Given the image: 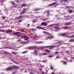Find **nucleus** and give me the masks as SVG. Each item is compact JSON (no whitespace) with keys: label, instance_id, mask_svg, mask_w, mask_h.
<instances>
[{"label":"nucleus","instance_id":"nucleus-1","mask_svg":"<svg viewBox=\"0 0 74 74\" xmlns=\"http://www.w3.org/2000/svg\"><path fill=\"white\" fill-rule=\"evenodd\" d=\"M54 38V36L52 35L49 36H47L46 37V40H48V39H52V38Z\"/></svg>","mask_w":74,"mask_h":74},{"label":"nucleus","instance_id":"nucleus-2","mask_svg":"<svg viewBox=\"0 0 74 74\" xmlns=\"http://www.w3.org/2000/svg\"><path fill=\"white\" fill-rule=\"evenodd\" d=\"M21 37L22 38H26L24 39V40H28L29 38L26 36H21Z\"/></svg>","mask_w":74,"mask_h":74},{"label":"nucleus","instance_id":"nucleus-3","mask_svg":"<svg viewBox=\"0 0 74 74\" xmlns=\"http://www.w3.org/2000/svg\"><path fill=\"white\" fill-rule=\"evenodd\" d=\"M25 11H26V9L24 8L23 9V10L20 13V14L21 15H22V14H25Z\"/></svg>","mask_w":74,"mask_h":74},{"label":"nucleus","instance_id":"nucleus-4","mask_svg":"<svg viewBox=\"0 0 74 74\" xmlns=\"http://www.w3.org/2000/svg\"><path fill=\"white\" fill-rule=\"evenodd\" d=\"M11 3H12V5H14V7L15 8L16 7H18V5H16V4L15 3H14V1H11Z\"/></svg>","mask_w":74,"mask_h":74},{"label":"nucleus","instance_id":"nucleus-5","mask_svg":"<svg viewBox=\"0 0 74 74\" xmlns=\"http://www.w3.org/2000/svg\"><path fill=\"white\" fill-rule=\"evenodd\" d=\"M13 70V67H12V66L8 68L7 69V71H10V70Z\"/></svg>","mask_w":74,"mask_h":74},{"label":"nucleus","instance_id":"nucleus-6","mask_svg":"<svg viewBox=\"0 0 74 74\" xmlns=\"http://www.w3.org/2000/svg\"><path fill=\"white\" fill-rule=\"evenodd\" d=\"M36 28H37V29H43V30H46V29L45 28H44L43 27L40 26H37L36 27Z\"/></svg>","mask_w":74,"mask_h":74},{"label":"nucleus","instance_id":"nucleus-7","mask_svg":"<svg viewBox=\"0 0 74 74\" xmlns=\"http://www.w3.org/2000/svg\"><path fill=\"white\" fill-rule=\"evenodd\" d=\"M42 33L43 34H49V36H51V34L46 32V31H43Z\"/></svg>","mask_w":74,"mask_h":74},{"label":"nucleus","instance_id":"nucleus-8","mask_svg":"<svg viewBox=\"0 0 74 74\" xmlns=\"http://www.w3.org/2000/svg\"><path fill=\"white\" fill-rule=\"evenodd\" d=\"M41 25H44V26H47V23L46 22H42L41 23Z\"/></svg>","mask_w":74,"mask_h":74},{"label":"nucleus","instance_id":"nucleus-9","mask_svg":"<svg viewBox=\"0 0 74 74\" xmlns=\"http://www.w3.org/2000/svg\"><path fill=\"white\" fill-rule=\"evenodd\" d=\"M11 60L12 62H13V63H15V64H19V62L15 61V60H14L13 59H12Z\"/></svg>","mask_w":74,"mask_h":74},{"label":"nucleus","instance_id":"nucleus-10","mask_svg":"<svg viewBox=\"0 0 74 74\" xmlns=\"http://www.w3.org/2000/svg\"><path fill=\"white\" fill-rule=\"evenodd\" d=\"M37 48V47L36 46H32L29 47V49H34V48Z\"/></svg>","mask_w":74,"mask_h":74},{"label":"nucleus","instance_id":"nucleus-11","mask_svg":"<svg viewBox=\"0 0 74 74\" xmlns=\"http://www.w3.org/2000/svg\"><path fill=\"white\" fill-rule=\"evenodd\" d=\"M12 67H13V69H14V68L15 69H19V67L15 65L12 66Z\"/></svg>","mask_w":74,"mask_h":74},{"label":"nucleus","instance_id":"nucleus-12","mask_svg":"<svg viewBox=\"0 0 74 74\" xmlns=\"http://www.w3.org/2000/svg\"><path fill=\"white\" fill-rule=\"evenodd\" d=\"M56 2H54L51 4H49V6H52L54 5H55V4H56Z\"/></svg>","mask_w":74,"mask_h":74},{"label":"nucleus","instance_id":"nucleus-13","mask_svg":"<svg viewBox=\"0 0 74 74\" xmlns=\"http://www.w3.org/2000/svg\"><path fill=\"white\" fill-rule=\"evenodd\" d=\"M72 23L71 22H69L68 23H65V25H71Z\"/></svg>","mask_w":74,"mask_h":74},{"label":"nucleus","instance_id":"nucleus-14","mask_svg":"<svg viewBox=\"0 0 74 74\" xmlns=\"http://www.w3.org/2000/svg\"><path fill=\"white\" fill-rule=\"evenodd\" d=\"M20 34V32H17L13 33V34L14 35H16V34Z\"/></svg>","mask_w":74,"mask_h":74},{"label":"nucleus","instance_id":"nucleus-15","mask_svg":"<svg viewBox=\"0 0 74 74\" xmlns=\"http://www.w3.org/2000/svg\"><path fill=\"white\" fill-rule=\"evenodd\" d=\"M23 16H20L19 17H17L16 18V19H20L21 18H22Z\"/></svg>","mask_w":74,"mask_h":74},{"label":"nucleus","instance_id":"nucleus-16","mask_svg":"<svg viewBox=\"0 0 74 74\" xmlns=\"http://www.w3.org/2000/svg\"><path fill=\"white\" fill-rule=\"evenodd\" d=\"M69 42H74V39H71L69 40Z\"/></svg>","mask_w":74,"mask_h":74},{"label":"nucleus","instance_id":"nucleus-17","mask_svg":"<svg viewBox=\"0 0 74 74\" xmlns=\"http://www.w3.org/2000/svg\"><path fill=\"white\" fill-rule=\"evenodd\" d=\"M53 47H55V46H48L45 47V48H49V47H52V48Z\"/></svg>","mask_w":74,"mask_h":74},{"label":"nucleus","instance_id":"nucleus-18","mask_svg":"<svg viewBox=\"0 0 74 74\" xmlns=\"http://www.w3.org/2000/svg\"><path fill=\"white\" fill-rule=\"evenodd\" d=\"M6 33H9V32H12V30H8L6 32Z\"/></svg>","mask_w":74,"mask_h":74},{"label":"nucleus","instance_id":"nucleus-19","mask_svg":"<svg viewBox=\"0 0 74 74\" xmlns=\"http://www.w3.org/2000/svg\"><path fill=\"white\" fill-rule=\"evenodd\" d=\"M54 29H57V30H60V28L58 27H54Z\"/></svg>","mask_w":74,"mask_h":74},{"label":"nucleus","instance_id":"nucleus-20","mask_svg":"<svg viewBox=\"0 0 74 74\" xmlns=\"http://www.w3.org/2000/svg\"><path fill=\"white\" fill-rule=\"evenodd\" d=\"M35 43H37V44H42V41H40V42H35Z\"/></svg>","mask_w":74,"mask_h":74},{"label":"nucleus","instance_id":"nucleus-21","mask_svg":"<svg viewBox=\"0 0 74 74\" xmlns=\"http://www.w3.org/2000/svg\"><path fill=\"white\" fill-rule=\"evenodd\" d=\"M45 48V47L44 46L41 47H40V49H41L42 51L43 50V49H44Z\"/></svg>","mask_w":74,"mask_h":74},{"label":"nucleus","instance_id":"nucleus-22","mask_svg":"<svg viewBox=\"0 0 74 74\" xmlns=\"http://www.w3.org/2000/svg\"><path fill=\"white\" fill-rule=\"evenodd\" d=\"M37 21V19H34L33 20L32 22L33 23H35V22H36Z\"/></svg>","mask_w":74,"mask_h":74},{"label":"nucleus","instance_id":"nucleus-23","mask_svg":"<svg viewBox=\"0 0 74 74\" xmlns=\"http://www.w3.org/2000/svg\"><path fill=\"white\" fill-rule=\"evenodd\" d=\"M68 0H61L60 1V2H63V1H64V2L66 1H66H68Z\"/></svg>","mask_w":74,"mask_h":74},{"label":"nucleus","instance_id":"nucleus-24","mask_svg":"<svg viewBox=\"0 0 74 74\" xmlns=\"http://www.w3.org/2000/svg\"><path fill=\"white\" fill-rule=\"evenodd\" d=\"M32 38H38V36L35 35L34 36H32Z\"/></svg>","mask_w":74,"mask_h":74},{"label":"nucleus","instance_id":"nucleus-25","mask_svg":"<svg viewBox=\"0 0 74 74\" xmlns=\"http://www.w3.org/2000/svg\"><path fill=\"white\" fill-rule=\"evenodd\" d=\"M45 51L46 52H47V53H50V51H49V50L46 49L45 50Z\"/></svg>","mask_w":74,"mask_h":74},{"label":"nucleus","instance_id":"nucleus-26","mask_svg":"<svg viewBox=\"0 0 74 74\" xmlns=\"http://www.w3.org/2000/svg\"><path fill=\"white\" fill-rule=\"evenodd\" d=\"M57 24H52L51 25H49V26L50 27H52V26H53V25H57Z\"/></svg>","mask_w":74,"mask_h":74},{"label":"nucleus","instance_id":"nucleus-27","mask_svg":"<svg viewBox=\"0 0 74 74\" xmlns=\"http://www.w3.org/2000/svg\"><path fill=\"white\" fill-rule=\"evenodd\" d=\"M42 9V8H39L37 10H34V11H39V10H41Z\"/></svg>","mask_w":74,"mask_h":74},{"label":"nucleus","instance_id":"nucleus-28","mask_svg":"<svg viewBox=\"0 0 74 74\" xmlns=\"http://www.w3.org/2000/svg\"><path fill=\"white\" fill-rule=\"evenodd\" d=\"M53 46H54V45H53ZM54 46H53V47H52V48H54V47H60V46L59 45H57L56 46L54 45Z\"/></svg>","mask_w":74,"mask_h":74},{"label":"nucleus","instance_id":"nucleus-29","mask_svg":"<svg viewBox=\"0 0 74 74\" xmlns=\"http://www.w3.org/2000/svg\"><path fill=\"white\" fill-rule=\"evenodd\" d=\"M4 53H5V54H10V53H9L7 51H4Z\"/></svg>","mask_w":74,"mask_h":74},{"label":"nucleus","instance_id":"nucleus-30","mask_svg":"<svg viewBox=\"0 0 74 74\" xmlns=\"http://www.w3.org/2000/svg\"><path fill=\"white\" fill-rule=\"evenodd\" d=\"M47 57H50V58H53V56H47Z\"/></svg>","mask_w":74,"mask_h":74},{"label":"nucleus","instance_id":"nucleus-31","mask_svg":"<svg viewBox=\"0 0 74 74\" xmlns=\"http://www.w3.org/2000/svg\"><path fill=\"white\" fill-rule=\"evenodd\" d=\"M68 27V26H66V27H62V28H63V29H67Z\"/></svg>","mask_w":74,"mask_h":74},{"label":"nucleus","instance_id":"nucleus-32","mask_svg":"<svg viewBox=\"0 0 74 74\" xmlns=\"http://www.w3.org/2000/svg\"><path fill=\"white\" fill-rule=\"evenodd\" d=\"M26 5V4H24L23 5H22L21 6L22 7H25V6Z\"/></svg>","mask_w":74,"mask_h":74},{"label":"nucleus","instance_id":"nucleus-33","mask_svg":"<svg viewBox=\"0 0 74 74\" xmlns=\"http://www.w3.org/2000/svg\"><path fill=\"white\" fill-rule=\"evenodd\" d=\"M66 33H63V34H61V35L62 36H65L66 35Z\"/></svg>","mask_w":74,"mask_h":74},{"label":"nucleus","instance_id":"nucleus-34","mask_svg":"<svg viewBox=\"0 0 74 74\" xmlns=\"http://www.w3.org/2000/svg\"><path fill=\"white\" fill-rule=\"evenodd\" d=\"M64 17H69V18H71V17H70V16H69V15H68V16H64Z\"/></svg>","mask_w":74,"mask_h":74},{"label":"nucleus","instance_id":"nucleus-35","mask_svg":"<svg viewBox=\"0 0 74 74\" xmlns=\"http://www.w3.org/2000/svg\"><path fill=\"white\" fill-rule=\"evenodd\" d=\"M12 53H14V54L15 55H16V53L14 51H12Z\"/></svg>","mask_w":74,"mask_h":74},{"label":"nucleus","instance_id":"nucleus-36","mask_svg":"<svg viewBox=\"0 0 74 74\" xmlns=\"http://www.w3.org/2000/svg\"><path fill=\"white\" fill-rule=\"evenodd\" d=\"M47 53H43V54H42V55H47Z\"/></svg>","mask_w":74,"mask_h":74},{"label":"nucleus","instance_id":"nucleus-37","mask_svg":"<svg viewBox=\"0 0 74 74\" xmlns=\"http://www.w3.org/2000/svg\"><path fill=\"white\" fill-rule=\"evenodd\" d=\"M0 32H3V33L4 32V30L2 29H0Z\"/></svg>","mask_w":74,"mask_h":74},{"label":"nucleus","instance_id":"nucleus-38","mask_svg":"<svg viewBox=\"0 0 74 74\" xmlns=\"http://www.w3.org/2000/svg\"><path fill=\"white\" fill-rule=\"evenodd\" d=\"M69 12H70V13H71V12H73V10H69Z\"/></svg>","mask_w":74,"mask_h":74},{"label":"nucleus","instance_id":"nucleus-39","mask_svg":"<svg viewBox=\"0 0 74 74\" xmlns=\"http://www.w3.org/2000/svg\"><path fill=\"white\" fill-rule=\"evenodd\" d=\"M66 62H63V64H67V63H66Z\"/></svg>","mask_w":74,"mask_h":74},{"label":"nucleus","instance_id":"nucleus-40","mask_svg":"<svg viewBox=\"0 0 74 74\" xmlns=\"http://www.w3.org/2000/svg\"><path fill=\"white\" fill-rule=\"evenodd\" d=\"M29 42L27 41V42H24V44H27V43H29Z\"/></svg>","mask_w":74,"mask_h":74},{"label":"nucleus","instance_id":"nucleus-41","mask_svg":"<svg viewBox=\"0 0 74 74\" xmlns=\"http://www.w3.org/2000/svg\"><path fill=\"white\" fill-rule=\"evenodd\" d=\"M42 19L43 21H47V20H45V19L44 18H42Z\"/></svg>","mask_w":74,"mask_h":74},{"label":"nucleus","instance_id":"nucleus-42","mask_svg":"<svg viewBox=\"0 0 74 74\" xmlns=\"http://www.w3.org/2000/svg\"><path fill=\"white\" fill-rule=\"evenodd\" d=\"M27 52V51H24L23 52H22L23 53H26Z\"/></svg>","mask_w":74,"mask_h":74},{"label":"nucleus","instance_id":"nucleus-43","mask_svg":"<svg viewBox=\"0 0 74 74\" xmlns=\"http://www.w3.org/2000/svg\"><path fill=\"white\" fill-rule=\"evenodd\" d=\"M23 34H21V35H17V36H18V37H20V36H21V35H23Z\"/></svg>","mask_w":74,"mask_h":74},{"label":"nucleus","instance_id":"nucleus-44","mask_svg":"<svg viewBox=\"0 0 74 74\" xmlns=\"http://www.w3.org/2000/svg\"><path fill=\"white\" fill-rule=\"evenodd\" d=\"M66 8H70V7L69 6H66Z\"/></svg>","mask_w":74,"mask_h":74},{"label":"nucleus","instance_id":"nucleus-45","mask_svg":"<svg viewBox=\"0 0 74 74\" xmlns=\"http://www.w3.org/2000/svg\"><path fill=\"white\" fill-rule=\"evenodd\" d=\"M69 61H70V62H73V60H69Z\"/></svg>","mask_w":74,"mask_h":74},{"label":"nucleus","instance_id":"nucleus-46","mask_svg":"<svg viewBox=\"0 0 74 74\" xmlns=\"http://www.w3.org/2000/svg\"><path fill=\"white\" fill-rule=\"evenodd\" d=\"M2 17L3 19H5V16H2Z\"/></svg>","mask_w":74,"mask_h":74},{"label":"nucleus","instance_id":"nucleus-47","mask_svg":"<svg viewBox=\"0 0 74 74\" xmlns=\"http://www.w3.org/2000/svg\"><path fill=\"white\" fill-rule=\"evenodd\" d=\"M55 53H56H56L57 54H58V53H59V52H58L56 51V52H55Z\"/></svg>","mask_w":74,"mask_h":74},{"label":"nucleus","instance_id":"nucleus-48","mask_svg":"<svg viewBox=\"0 0 74 74\" xmlns=\"http://www.w3.org/2000/svg\"><path fill=\"white\" fill-rule=\"evenodd\" d=\"M70 7L71 8H72V9H73V8H73V7L72 6H71Z\"/></svg>","mask_w":74,"mask_h":74},{"label":"nucleus","instance_id":"nucleus-49","mask_svg":"<svg viewBox=\"0 0 74 74\" xmlns=\"http://www.w3.org/2000/svg\"><path fill=\"white\" fill-rule=\"evenodd\" d=\"M66 13L64 12L63 13V14H62V15H66Z\"/></svg>","mask_w":74,"mask_h":74},{"label":"nucleus","instance_id":"nucleus-50","mask_svg":"<svg viewBox=\"0 0 74 74\" xmlns=\"http://www.w3.org/2000/svg\"><path fill=\"white\" fill-rule=\"evenodd\" d=\"M43 62H44L45 63H47V62H45V60H44L42 61Z\"/></svg>","mask_w":74,"mask_h":74},{"label":"nucleus","instance_id":"nucleus-51","mask_svg":"<svg viewBox=\"0 0 74 74\" xmlns=\"http://www.w3.org/2000/svg\"><path fill=\"white\" fill-rule=\"evenodd\" d=\"M64 59H65L66 60H67V59L65 57H64Z\"/></svg>","mask_w":74,"mask_h":74},{"label":"nucleus","instance_id":"nucleus-52","mask_svg":"<svg viewBox=\"0 0 74 74\" xmlns=\"http://www.w3.org/2000/svg\"><path fill=\"white\" fill-rule=\"evenodd\" d=\"M51 67V69H52V70L53 69V68H52V66H50Z\"/></svg>","mask_w":74,"mask_h":74},{"label":"nucleus","instance_id":"nucleus-53","mask_svg":"<svg viewBox=\"0 0 74 74\" xmlns=\"http://www.w3.org/2000/svg\"><path fill=\"white\" fill-rule=\"evenodd\" d=\"M36 53V50H35L34 52V53Z\"/></svg>","mask_w":74,"mask_h":74},{"label":"nucleus","instance_id":"nucleus-54","mask_svg":"<svg viewBox=\"0 0 74 74\" xmlns=\"http://www.w3.org/2000/svg\"><path fill=\"white\" fill-rule=\"evenodd\" d=\"M47 16H49V15H50L49 13L47 14Z\"/></svg>","mask_w":74,"mask_h":74},{"label":"nucleus","instance_id":"nucleus-55","mask_svg":"<svg viewBox=\"0 0 74 74\" xmlns=\"http://www.w3.org/2000/svg\"><path fill=\"white\" fill-rule=\"evenodd\" d=\"M47 13H49V12L48 11H47Z\"/></svg>","mask_w":74,"mask_h":74},{"label":"nucleus","instance_id":"nucleus-56","mask_svg":"<svg viewBox=\"0 0 74 74\" xmlns=\"http://www.w3.org/2000/svg\"><path fill=\"white\" fill-rule=\"evenodd\" d=\"M74 57H71V59H74Z\"/></svg>","mask_w":74,"mask_h":74},{"label":"nucleus","instance_id":"nucleus-57","mask_svg":"<svg viewBox=\"0 0 74 74\" xmlns=\"http://www.w3.org/2000/svg\"><path fill=\"white\" fill-rule=\"evenodd\" d=\"M8 48H9V49H12V48H10V47H8Z\"/></svg>","mask_w":74,"mask_h":74},{"label":"nucleus","instance_id":"nucleus-58","mask_svg":"<svg viewBox=\"0 0 74 74\" xmlns=\"http://www.w3.org/2000/svg\"><path fill=\"white\" fill-rule=\"evenodd\" d=\"M15 74V72H14L13 73H12L11 74Z\"/></svg>","mask_w":74,"mask_h":74},{"label":"nucleus","instance_id":"nucleus-59","mask_svg":"<svg viewBox=\"0 0 74 74\" xmlns=\"http://www.w3.org/2000/svg\"><path fill=\"white\" fill-rule=\"evenodd\" d=\"M56 58H57L58 59V58H59V57H56Z\"/></svg>","mask_w":74,"mask_h":74},{"label":"nucleus","instance_id":"nucleus-60","mask_svg":"<svg viewBox=\"0 0 74 74\" xmlns=\"http://www.w3.org/2000/svg\"><path fill=\"white\" fill-rule=\"evenodd\" d=\"M35 13H36V14H37L38 13V12H35Z\"/></svg>","mask_w":74,"mask_h":74},{"label":"nucleus","instance_id":"nucleus-61","mask_svg":"<svg viewBox=\"0 0 74 74\" xmlns=\"http://www.w3.org/2000/svg\"><path fill=\"white\" fill-rule=\"evenodd\" d=\"M66 52H67V53H69V51H66Z\"/></svg>","mask_w":74,"mask_h":74},{"label":"nucleus","instance_id":"nucleus-62","mask_svg":"<svg viewBox=\"0 0 74 74\" xmlns=\"http://www.w3.org/2000/svg\"><path fill=\"white\" fill-rule=\"evenodd\" d=\"M17 1V3H19V1H18V0H17V1Z\"/></svg>","mask_w":74,"mask_h":74},{"label":"nucleus","instance_id":"nucleus-63","mask_svg":"<svg viewBox=\"0 0 74 74\" xmlns=\"http://www.w3.org/2000/svg\"><path fill=\"white\" fill-rule=\"evenodd\" d=\"M42 74H44V72H42Z\"/></svg>","mask_w":74,"mask_h":74},{"label":"nucleus","instance_id":"nucleus-64","mask_svg":"<svg viewBox=\"0 0 74 74\" xmlns=\"http://www.w3.org/2000/svg\"><path fill=\"white\" fill-rule=\"evenodd\" d=\"M30 73L31 74H33V73H32V72H30Z\"/></svg>","mask_w":74,"mask_h":74}]
</instances>
